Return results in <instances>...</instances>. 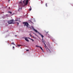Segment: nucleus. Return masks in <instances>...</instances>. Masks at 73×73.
I'll return each mask as SVG.
<instances>
[{"label":"nucleus","mask_w":73,"mask_h":73,"mask_svg":"<svg viewBox=\"0 0 73 73\" xmlns=\"http://www.w3.org/2000/svg\"><path fill=\"white\" fill-rule=\"evenodd\" d=\"M30 40H31L33 42L34 41V40H33V39L31 38H30Z\"/></svg>","instance_id":"9d476101"},{"label":"nucleus","mask_w":73,"mask_h":73,"mask_svg":"<svg viewBox=\"0 0 73 73\" xmlns=\"http://www.w3.org/2000/svg\"><path fill=\"white\" fill-rule=\"evenodd\" d=\"M10 1V0H9L8 1Z\"/></svg>","instance_id":"2f4dec72"},{"label":"nucleus","mask_w":73,"mask_h":73,"mask_svg":"<svg viewBox=\"0 0 73 73\" xmlns=\"http://www.w3.org/2000/svg\"><path fill=\"white\" fill-rule=\"evenodd\" d=\"M29 22H30V23H32V21H29Z\"/></svg>","instance_id":"f8f14e48"},{"label":"nucleus","mask_w":73,"mask_h":73,"mask_svg":"<svg viewBox=\"0 0 73 73\" xmlns=\"http://www.w3.org/2000/svg\"><path fill=\"white\" fill-rule=\"evenodd\" d=\"M19 3H20V4H22V1H21Z\"/></svg>","instance_id":"9b49d317"},{"label":"nucleus","mask_w":73,"mask_h":73,"mask_svg":"<svg viewBox=\"0 0 73 73\" xmlns=\"http://www.w3.org/2000/svg\"><path fill=\"white\" fill-rule=\"evenodd\" d=\"M42 42H43V43H44V44L45 43V41H44V40H43V39H42Z\"/></svg>","instance_id":"0eeeda50"},{"label":"nucleus","mask_w":73,"mask_h":73,"mask_svg":"<svg viewBox=\"0 0 73 73\" xmlns=\"http://www.w3.org/2000/svg\"><path fill=\"white\" fill-rule=\"evenodd\" d=\"M36 47H38L39 48H40V46H38L37 45L36 46Z\"/></svg>","instance_id":"dca6fc26"},{"label":"nucleus","mask_w":73,"mask_h":73,"mask_svg":"<svg viewBox=\"0 0 73 73\" xmlns=\"http://www.w3.org/2000/svg\"><path fill=\"white\" fill-rule=\"evenodd\" d=\"M25 3V2L24 1H23V3Z\"/></svg>","instance_id":"4be33fe9"},{"label":"nucleus","mask_w":73,"mask_h":73,"mask_svg":"<svg viewBox=\"0 0 73 73\" xmlns=\"http://www.w3.org/2000/svg\"><path fill=\"white\" fill-rule=\"evenodd\" d=\"M19 21L20 22V21Z\"/></svg>","instance_id":"f704fd0d"},{"label":"nucleus","mask_w":73,"mask_h":73,"mask_svg":"<svg viewBox=\"0 0 73 73\" xmlns=\"http://www.w3.org/2000/svg\"><path fill=\"white\" fill-rule=\"evenodd\" d=\"M13 19L11 20L10 21H7L8 23L9 24H13Z\"/></svg>","instance_id":"f03ea898"},{"label":"nucleus","mask_w":73,"mask_h":73,"mask_svg":"<svg viewBox=\"0 0 73 73\" xmlns=\"http://www.w3.org/2000/svg\"><path fill=\"white\" fill-rule=\"evenodd\" d=\"M38 34H39V35H40V36H41V37L42 38V39H43V37H44V36H43L42 35H41V34H40V33H39V32H38Z\"/></svg>","instance_id":"20e7f679"},{"label":"nucleus","mask_w":73,"mask_h":73,"mask_svg":"<svg viewBox=\"0 0 73 73\" xmlns=\"http://www.w3.org/2000/svg\"><path fill=\"white\" fill-rule=\"evenodd\" d=\"M9 13H10V14H12V12H10V11H9Z\"/></svg>","instance_id":"2eb2a0df"},{"label":"nucleus","mask_w":73,"mask_h":73,"mask_svg":"<svg viewBox=\"0 0 73 73\" xmlns=\"http://www.w3.org/2000/svg\"><path fill=\"white\" fill-rule=\"evenodd\" d=\"M15 37H16V36H17V35H15Z\"/></svg>","instance_id":"7c9ffc66"},{"label":"nucleus","mask_w":73,"mask_h":73,"mask_svg":"<svg viewBox=\"0 0 73 73\" xmlns=\"http://www.w3.org/2000/svg\"><path fill=\"white\" fill-rule=\"evenodd\" d=\"M12 44H13V45H15V44H14V42H12Z\"/></svg>","instance_id":"ddd939ff"},{"label":"nucleus","mask_w":73,"mask_h":73,"mask_svg":"<svg viewBox=\"0 0 73 73\" xmlns=\"http://www.w3.org/2000/svg\"><path fill=\"white\" fill-rule=\"evenodd\" d=\"M22 4H23V3Z\"/></svg>","instance_id":"e433bc0d"},{"label":"nucleus","mask_w":73,"mask_h":73,"mask_svg":"<svg viewBox=\"0 0 73 73\" xmlns=\"http://www.w3.org/2000/svg\"><path fill=\"white\" fill-rule=\"evenodd\" d=\"M49 50L50 51V53H51V52H50V50Z\"/></svg>","instance_id":"393cba45"},{"label":"nucleus","mask_w":73,"mask_h":73,"mask_svg":"<svg viewBox=\"0 0 73 73\" xmlns=\"http://www.w3.org/2000/svg\"><path fill=\"white\" fill-rule=\"evenodd\" d=\"M44 44L45 48H47V46H46V44H45V43Z\"/></svg>","instance_id":"1a4fd4ad"},{"label":"nucleus","mask_w":73,"mask_h":73,"mask_svg":"<svg viewBox=\"0 0 73 73\" xmlns=\"http://www.w3.org/2000/svg\"><path fill=\"white\" fill-rule=\"evenodd\" d=\"M21 8H19V9H18V11H21Z\"/></svg>","instance_id":"6e6552de"},{"label":"nucleus","mask_w":73,"mask_h":73,"mask_svg":"<svg viewBox=\"0 0 73 73\" xmlns=\"http://www.w3.org/2000/svg\"><path fill=\"white\" fill-rule=\"evenodd\" d=\"M29 35L31 37H32V36L31 35V34H30Z\"/></svg>","instance_id":"a211bd4d"},{"label":"nucleus","mask_w":73,"mask_h":73,"mask_svg":"<svg viewBox=\"0 0 73 73\" xmlns=\"http://www.w3.org/2000/svg\"><path fill=\"white\" fill-rule=\"evenodd\" d=\"M25 39L26 41H27V42H29V40H28V39L27 38H25Z\"/></svg>","instance_id":"423d86ee"},{"label":"nucleus","mask_w":73,"mask_h":73,"mask_svg":"<svg viewBox=\"0 0 73 73\" xmlns=\"http://www.w3.org/2000/svg\"><path fill=\"white\" fill-rule=\"evenodd\" d=\"M46 7H48V6H47V3H46Z\"/></svg>","instance_id":"6ab92c4d"},{"label":"nucleus","mask_w":73,"mask_h":73,"mask_svg":"<svg viewBox=\"0 0 73 73\" xmlns=\"http://www.w3.org/2000/svg\"><path fill=\"white\" fill-rule=\"evenodd\" d=\"M46 33H48V32H46Z\"/></svg>","instance_id":"cd10ccee"},{"label":"nucleus","mask_w":73,"mask_h":73,"mask_svg":"<svg viewBox=\"0 0 73 73\" xmlns=\"http://www.w3.org/2000/svg\"><path fill=\"white\" fill-rule=\"evenodd\" d=\"M41 2H42V1Z\"/></svg>","instance_id":"c85d7f7f"},{"label":"nucleus","mask_w":73,"mask_h":73,"mask_svg":"<svg viewBox=\"0 0 73 73\" xmlns=\"http://www.w3.org/2000/svg\"><path fill=\"white\" fill-rule=\"evenodd\" d=\"M17 24L18 25L19 24V23L18 22H17Z\"/></svg>","instance_id":"412c9836"},{"label":"nucleus","mask_w":73,"mask_h":73,"mask_svg":"<svg viewBox=\"0 0 73 73\" xmlns=\"http://www.w3.org/2000/svg\"><path fill=\"white\" fill-rule=\"evenodd\" d=\"M41 50H42V51L43 52V49H42V48L41 49Z\"/></svg>","instance_id":"b1692460"},{"label":"nucleus","mask_w":73,"mask_h":73,"mask_svg":"<svg viewBox=\"0 0 73 73\" xmlns=\"http://www.w3.org/2000/svg\"><path fill=\"white\" fill-rule=\"evenodd\" d=\"M10 8H10V7L9 8V9H10Z\"/></svg>","instance_id":"bb28decb"},{"label":"nucleus","mask_w":73,"mask_h":73,"mask_svg":"<svg viewBox=\"0 0 73 73\" xmlns=\"http://www.w3.org/2000/svg\"><path fill=\"white\" fill-rule=\"evenodd\" d=\"M23 24H24V26H26L28 28H29V25L28 23L27 22H23Z\"/></svg>","instance_id":"f257e3e1"},{"label":"nucleus","mask_w":73,"mask_h":73,"mask_svg":"<svg viewBox=\"0 0 73 73\" xmlns=\"http://www.w3.org/2000/svg\"><path fill=\"white\" fill-rule=\"evenodd\" d=\"M22 46V45H19V44L18 45V47H19L20 46Z\"/></svg>","instance_id":"4468645a"},{"label":"nucleus","mask_w":73,"mask_h":73,"mask_svg":"<svg viewBox=\"0 0 73 73\" xmlns=\"http://www.w3.org/2000/svg\"><path fill=\"white\" fill-rule=\"evenodd\" d=\"M33 38H34V36H33Z\"/></svg>","instance_id":"473e14b6"},{"label":"nucleus","mask_w":73,"mask_h":73,"mask_svg":"<svg viewBox=\"0 0 73 73\" xmlns=\"http://www.w3.org/2000/svg\"><path fill=\"white\" fill-rule=\"evenodd\" d=\"M30 7L31 8V7L30 6Z\"/></svg>","instance_id":"72a5a7b5"},{"label":"nucleus","mask_w":73,"mask_h":73,"mask_svg":"<svg viewBox=\"0 0 73 73\" xmlns=\"http://www.w3.org/2000/svg\"><path fill=\"white\" fill-rule=\"evenodd\" d=\"M29 1V0H27L26 1V4H25V5H27V4H28V1Z\"/></svg>","instance_id":"39448f33"},{"label":"nucleus","mask_w":73,"mask_h":73,"mask_svg":"<svg viewBox=\"0 0 73 73\" xmlns=\"http://www.w3.org/2000/svg\"><path fill=\"white\" fill-rule=\"evenodd\" d=\"M16 21H18V20H16Z\"/></svg>","instance_id":"c756f323"},{"label":"nucleus","mask_w":73,"mask_h":73,"mask_svg":"<svg viewBox=\"0 0 73 73\" xmlns=\"http://www.w3.org/2000/svg\"><path fill=\"white\" fill-rule=\"evenodd\" d=\"M39 48H40L41 49H42V47H39Z\"/></svg>","instance_id":"f3484780"},{"label":"nucleus","mask_w":73,"mask_h":73,"mask_svg":"<svg viewBox=\"0 0 73 73\" xmlns=\"http://www.w3.org/2000/svg\"><path fill=\"white\" fill-rule=\"evenodd\" d=\"M32 10V9H31H31H29V11H31Z\"/></svg>","instance_id":"aec40b11"},{"label":"nucleus","mask_w":73,"mask_h":73,"mask_svg":"<svg viewBox=\"0 0 73 73\" xmlns=\"http://www.w3.org/2000/svg\"><path fill=\"white\" fill-rule=\"evenodd\" d=\"M31 28H33V30H34V31H35V32H36V33H38V32L37 31V30L35 29H34V28L33 27V26H31Z\"/></svg>","instance_id":"7ed1b4c3"},{"label":"nucleus","mask_w":73,"mask_h":73,"mask_svg":"<svg viewBox=\"0 0 73 73\" xmlns=\"http://www.w3.org/2000/svg\"><path fill=\"white\" fill-rule=\"evenodd\" d=\"M19 19L20 20V19Z\"/></svg>","instance_id":"c9c22d12"},{"label":"nucleus","mask_w":73,"mask_h":73,"mask_svg":"<svg viewBox=\"0 0 73 73\" xmlns=\"http://www.w3.org/2000/svg\"><path fill=\"white\" fill-rule=\"evenodd\" d=\"M27 51H29V50H27Z\"/></svg>","instance_id":"5701e85b"},{"label":"nucleus","mask_w":73,"mask_h":73,"mask_svg":"<svg viewBox=\"0 0 73 73\" xmlns=\"http://www.w3.org/2000/svg\"><path fill=\"white\" fill-rule=\"evenodd\" d=\"M13 48H15V47L13 46Z\"/></svg>","instance_id":"a878e982"}]
</instances>
